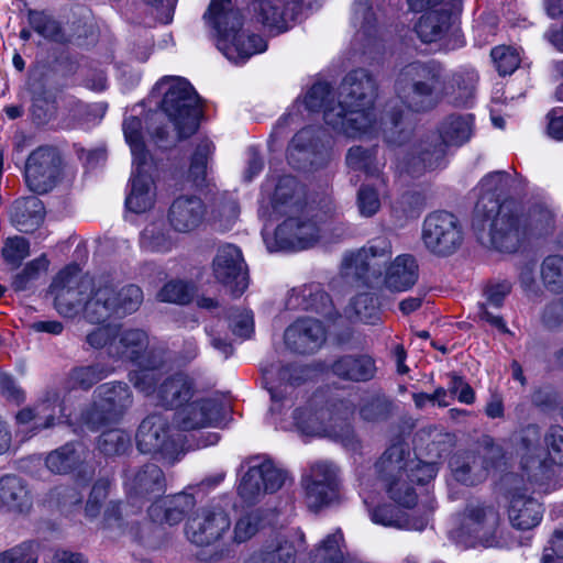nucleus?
I'll return each instance as SVG.
<instances>
[{"label":"nucleus","mask_w":563,"mask_h":563,"mask_svg":"<svg viewBox=\"0 0 563 563\" xmlns=\"http://www.w3.org/2000/svg\"><path fill=\"white\" fill-rule=\"evenodd\" d=\"M378 93L379 82L372 71L366 68L349 71L340 84L336 106L325 108V124L347 137L367 133L376 124Z\"/></svg>","instance_id":"obj_1"},{"label":"nucleus","mask_w":563,"mask_h":563,"mask_svg":"<svg viewBox=\"0 0 563 563\" xmlns=\"http://www.w3.org/2000/svg\"><path fill=\"white\" fill-rule=\"evenodd\" d=\"M394 89L396 97L409 111H432L446 93L445 68L434 59L409 63L398 73Z\"/></svg>","instance_id":"obj_2"},{"label":"nucleus","mask_w":563,"mask_h":563,"mask_svg":"<svg viewBox=\"0 0 563 563\" xmlns=\"http://www.w3.org/2000/svg\"><path fill=\"white\" fill-rule=\"evenodd\" d=\"M477 201L473 227L476 230L488 228L490 244L500 252L514 253L527 238L526 218L521 206L515 200L505 199L501 203L489 199Z\"/></svg>","instance_id":"obj_3"},{"label":"nucleus","mask_w":563,"mask_h":563,"mask_svg":"<svg viewBox=\"0 0 563 563\" xmlns=\"http://www.w3.org/2000/svg\"><path fill=\"white\" fill-rule=\"evenodd\" d=\"M152 92L163 96L161 109L174 123L179 140L187 139L197 131L201 110L198 95L187 80L178 77L163 78Z\"/></svg>","instance_id":"obj_4"},{"label":"nucleus","mask_w":563,"mask_h":563,"mask_svg":"<svg viewBox=\"0 0 563 563\" xmlns=\"http://www.w3.org/2000/svg\"><path fill=\"white\" fill-rule=\"evenodd\" d=\"M143 290L134 284L122 286L120 289L108 279H98L95 297L86 307V320L100 324L112 317L124 318L139 310L143 302Z\"/></svg>","instance_id":"obj_5"},{"label":"nucleus","mask_w":563,"mask_h":563,"mask_svg":"<svg viewBox=\"0 0 563 563\" xmlns=\"http://www.w3.org/2000/svg\"><path fill=\"white\" fill-rule=\"evenodd\" d=\"M98 286V280L81 275L76 266L62 269L53 279L49 291L54 296L55 308L59 314L73 318L81 310L86 318V307Z\"/></svg>","instance_id":"obj_6"},{"label":"nucleus","mask_w":563,"mask_h":563,"mask_svg":"<svg viewBox=\"0 0 563 563\" xmlns=\"http://www.w3.org/2000/svg\"><path fill=\"white\" fill-rule=\"evenodd\" d=\"M135 440L141 453L159 455L168 464H174L183 454L178 434L169 418L163 413L145 417L139 426Z\"/></svg>","instance_id":"obj_7"},{"label":"nucleus","mask_w":563,"mask_h":563,"mask_svg":"<svg viewBox=\"0 0 563 563\" xmlns=\"http://www.w3.org/2000/svg\"><path fill=\"white\" fill-rule=\"evenodd\" d=\"M320 238V229L307 209L289 214L272 235L264 234L269 252L298 251L313 246Z\"/></svg>","instance_id":"obj_8"},{"label":"nucleus","mask_w":563,"mask_h":563,"mask_svg":"<svg viewBox=\"0 0 563 563\" xmlns=\"http://www.w3.org/2000/svg\"><path fill=\"white\" fill-rule=\"evenodd\" d=\"M500 522L498 509L490 504L470 500L457 516L456 527L451 537L461 544L473 545L477 540L492 537Z\"/></svg>","instance_id":"obj_9"},{"label":"nucleus","mask_w":563,"mask_h":563,"mask_svg":"<svg viewBox=\"0 0 563 563\" xmlns=\"http://www.w3.org/2000/svg\"><path fill=\"white\" fill-rule=\"evenodd\" d=\"M422 242L437 256H450L463 244L464 233L460 220L451 212L434 211L422 224Z\"/></svg>","instance_id":"obj_10"},{"label":"nucleus","mask_w":563,"mask_h":563,"mask_svg":"<svg viewBox=\"0 0 563 563\" xmlns=\"http://www.w3.org/2000/svg\"><path fill=\"white\" fill-rule=\"evenodd\" d=\"M63 159L56 147L38 146L25 162L24 177L29 189L36 195L53 190L60 180Z\"/></svg>","instance_id":"obj_11"},{"label":"nucleus","mask_w":563,"mask_h":563,"mask_svg":"<svg viewBox=\"0 0 563 563\" xmlns=\"http://www.w3.org/2000/svg\"><path fill=\"white\" fill-rule=\"evenodd\" d=\"M390 256V243L386 239H376L368 247L344 258V274L366 287H373L379 282Z\"/></svg>","instance_id":"obj_12"},{"label":"nucleus","mask_w":563,"mask_h":563,"mask_svg":"<svg viewBox=\"0 0 563 563\" xmlns=\"http://www.w3.org/2000/svg\"><path fill=\"white\" fill-rule=\"evenodd\" d=\"M288 473L272 460L251 465L242 476L238 494L249 505L258 503L266 494H274L286 483Z\"/></svg>","instance_id":"obj_13"},{"label":"nucleus","mask_w":563,"mask_h":563,"mask_svg":"<svg viewBox=\"0 0 563 563\" xmlns=\"http://www.w3.org/2000/svg\"><path fill=\"white\" fill-rule=\"evenodd\" d=\"M301 485L310 509L318 510L328 506L339 497V468L331 462L318 461L310 465L302 476Z\"/></svg>","instance_id":"obj_14"},{"label":"nucleus","mask_w":563,"mask_h":563,"mask_svg":"<svg viewBox=\"0 0 563 563\" xmlns=\"http://www.w3.org/2000/svg\"><path fill=\"white\" fill-rule=\"evenodd\" d=\"M230 527V516L221 506H206L188 518L185 532L191 543L207 547L221 540Z\"/></svg>","instance_id":"obj_15"},{"label":"nucleus","mask_w":563,"mask_h":563,"mask_svg":"<svg viewBox=\"0 0 563 563\" xmlns=\"http://www.w3.org/2000/svg\"><path fill=\"white\" fill-rule=\"evenodd\" d=\"M214 278L234 296H241L249 286L247 267L242 252L232 244L218 249L212 262Z\"/></svg>","instance_id":"obj_16"},{"label":"nucleus","mask_w":563,"mask_h":563,"mask_svg":"<svg viewBox=\"0 0 563 563\" xmlns=\"http://www.w3.org/2000/svg\"><path fill=\"white\" fill-rule=\"evenodd\" d=\"M148 335L141 329L120 330L118 327V336L110 344L109 356L114 360L128 361L137 366H155L152 362L156 357L148 350Z\"/></svg>","instance_id":"obj_17"},{"label":"nucleus","mask_w":563,"mask_h":563,"mask_svg":"<svg viewBox=\"0 0 563 563\" xmlns=\"http://www.w3.org/2000/svg\"><path fill=\"white\" fill-rule=\"evenodd\" d=\"M222 404L214 398L197 399L175 412V422L184 431L207 428L222 419Z\"/></svg>","instance_id":"obj_18"},{"label":"nucleus","mask_w":563,"mask_h":563,"mask_svg":"<svg viewBox=\"0 0 563 563\" xmlns=\"http://www.w3.org/2000/svg\"><path fill=\"white\" fill-rule=\"evenodd\" d=\"M284 340L287 347L295 353L310 354L324 343L325 330L319 320L298 319L286 329Z\"/></svg>","instance_id":"obj_19"},{"label":"nucleus","mask_w":563,"mask_h":563,"mask_svg":"<svg viewBox=\"0 0 563 563\" xmlns=\"http://www.w3.org/2000/svg\"><path fill=\"white\" fill-rule=\"evenodd\" d=\"M300 2L301 0H254L252 8L258 22L283 32L296 20Z\"/></svg>","instance_id":"obj_20"},{"label":"nucleus","mask_w":563,"mask_h":563,"mask_svg":"<svg viewBox=\"0 0 563 563\" xmlns=\"http://www.w3.org/2000/svg\"><path fill=\"white\" fill-rule=\"evenodd\" d=\"M203 19L216 31L218 43L230 40L243 26V16L232 0H211Z\"/></svg>","instance_id":"obj_21"},{"label":"nucleus","mask_w":563,"mask_h":563,"mask_svg":"<svg viewBox=\"0 0 563 563\" xmlns=\"http://www.w3.org/2000/svg\"><path fill=\"white\" fill-rule=\"evenodd\" d=\"M125 487L130 499H150L165 492L166 477L158 465L147 463L126 476Z\"/></svg>","instance_id":"obj_22"},{"label":"nucleus","mask_w":563,"mask_h":563,"mask_svg":"<svg viewBox=\"0 0 563 563\" xmlns=\"http://www.w3.org/2000/svg\"><path fill=\"white\" fill-rule=\"evenodd\" d=\"M274 212L280 216L297 214L307 209L305 187L292 176H282L271 199Z\"/></svg>","instance_id":"obj_23"},{"label":"nucleus","mask_w":563,"mask_h":563,"mask_svg":"<svg viewBox=\"0 0 563 563\" xmlns=\"http://www.w3.org/2000/svg\"><path fill=\"white\" fill-rule=\"evenodd\" d=\"M206 214L202 200L196 196H179L168 210V221L178 232H190L198 228Z\"/></svg>","instance_id":"obj_24"},{"label":"nucleus","mask_w":563,"mask_h":563,"mask_svg":"<svg viewBox=\"0 0 563 563\" xmlns=\"http://www.w3.org/2000/svg\"><path fill=\"white\" fill-rule=\"evenodd\" d=\"M196 499L191 494L180 493L155 500L148 507V516L153 522L178 525L194 509Z\"/></svg>","instance_id":"obj_25"},{"label":"nucleus","mask_w":563,"mask_h":563,"mask_svg":"<svg viewBox=\"0 0 563 563\" xmlns=\"http://www.w3.org/2000/svg\"><path fill=\"white\" fill-rule=\"evenodd\" d=\"M45 206L36 196L15 199L9 209L11 224L23 233H33L45 219Z\"/></svg>","instance_id":"obj_26"},{"label":"nucleus","mask_w":563,"mask_h":563,"mask_svg":"<svg viewBox=\"0 0 563 563\" xmlns=\"http://www.w3.org/2000/svg\"><path fill=\"white\" fill-rule=\"evenodd\" d=\"M196 394V383L185 373L166 377L157 387V402L167 409L183 407Z\"/></svg>","instance_id":"obj_27"},{"label":"nucleus","mask_w":563,"mask_h":563,"mask_svg":"<svg viewBox=\"0 0 563 563\" xmlns=\"http://www.w3.org/2000/svg\"><path fill=\"white\" fill-rule=\"evenodd\" d=\"M33 506V497L27 483L16 475L0 478V510L27 514Z\"/></svg>","instance_id":"obj_28"},{"label":"nucleus","mask_w":563,"mask_h":563,"mask_svg":"<svg viewBox=\"0 0 563 563\" xmlns=\"http://www.w3.org/2000/svg\"><path fill=\"white\" fill-rule=\"evenodd\" d=\"M272 371L264 372V385L267 391L271 395V399L273 401V407L271 410H280L278 404L285 401L287 396L291 394L294 387L301 385L307 380L309 376V369L299 365H286L279 368L277 375L279 383L278 385L274 384L269 379V375H272Z\"/></svg>","instance_id":"obj_29"},{"label":"nucleus","mask_w":563,"mask_h":563,"mask_svg":"<svg viewBox=\"0 0 563 563\" xmlns=\"http://www.w3.org/2000/svg\"><path fill=\"white\" fill-rule=\"evenodd\" d=\"M134 168L131 179V191L125 199V206L132 212L142 213L150 210L154 205L153 162L148 163L144 168L139 165H134Z\"/></svg>","instance_id":"obj_30"},{"label":"nucleus","mask_w":563,"mask_h":563,"mask_svg":"<svg viewBox=\"0 0 563 563\" xmlns=\"http://www.w3.org/2000/svg\"><path fill=\"white\" fill-rule=\"evenodd\" d=\"M331 371L343 380L364 383L375 377L377 367L368 354H346L332 363Z\"/></svg>","instance_id":"obj_31"},{"label":"nucleus","mask_w":563,"mask_h":563,"mask_svg":"<svg viewBox=\"0 0 563 563\" xmlns=\"http://www.w3.org/2000/svg\"><path fill=\"white\" fill-rule=\"evenodd\" d=\"M456 18V12L451 8L433 10L419 18L415 31L423 43H433L448 34Z\"/></svg>","instance_id":"obj_32"},{"label":"nucleus","mask_w":563,"mask_h":563,"mask_svg":"<svg viewBox=\"0 0 563 563\" xmlns=\"http://www.w3.org/2000/svg\"><path fill=\"white\" fill-rule=\"evenodd\" d=\"M419 266L415 256L398 255L386 269L384 284L391 291H406L418 280Z\"/></svg>","instance_id":"obj_33"},{"label":"nucleus","mask_w":563,"mask_h":563,"mask_svg":"<svg viewBox=\"0 0 563 563\" xmlns=\"http://www.w3.org/2000/svg\"><path fill=\"white\" fill-rule=\"evenodd\" d=\"M448 150L440 136L435 133L427 135L415 146L412 162L409 163L413 172L435 169L444 165Z\"/></svg>","instance_id":"obj_34"},{"label":"nucleus","mask_w":563,"mask_h":563,"mask_svg":"<svg viewBox=\"0 0 563 563\" xmlns=\"http://www.w3.org/2000/svg\"><path fill=\"white\" fill-rule=\"evenodd\" d=\"M542 514V505L537 499L522 494L512 495L508 517L514 528L530 530L540 523Z\"/></svg>","instance_id":"obj_35"},{"label":"nucleus","mask_w":563,"mask_h":563,"mask_svg":"<svg viewBox=\"0 0 563 563\" xmlns=\"http://www.w3.org/2000/svg\"><path fill=\"white\" fill-rule=\"evenodd\" d=\"M228 59L234 63H244L251 56L266 49V42L256 34H246L244 31L236 32L230 40L219 42L218 46Z\"/></svg>","instance_id":"obj_36"},{"label":"nucleus","mask_w":563,"mask_h":563,"mask_svg":"<svg viewBox=\"0 0 563 563\" xmlns=\"http://www.w3.org/2000/svg\"><path fill=\"white\" fill-rule=\"evenodd\" d=\"M407 445L398 440L390 444L375 464L376 472L383 482L398 476H406L410 461Z\"/></svg>","instance_id":"obj_37"},{"label":"nucleus","mask_w":563,"mask_h":563,"mask_svg":"<svg viewBox=\"0 0 563 563\" xmlns=\"http://www.w3.org/2000/svg\"><path fill=\"white\" fill-rule=\"evenodd\" d=\"M511 284L507 280L500 283H490L484 288L485 302L477 305V317L479 320L486 321L492 327L499 331L507 333L508 329L500 316L494 314L488 310V306L500 308L504 305L506 297L511 291Z\"/></svg>","instance_id":"obj_38"},{"label":"nucleus","mask_w":563,"mask_h":563,"mask_svg":"<svg viewBox=\"0 0 563 563\" xmlns=\"http://www.w3.org/2000/svg\"><path fill=\"white\" fill-rule=\"evenodd\" d=\"M434 133L448 151L450 146H461L472 136L473 115L451 114L439 124Z\"/></svg>","instance_id":"obj_39"},{"label":"nucleus","mask_w":563,"mask_h":563,"mask_svg":"<svg viewBox=\"0 0 563 563\" xmlns=\"http://www.w3.org/2000/svg\"><path fill=\"white\" fill-rule=\"evenodd\" d=\"M96 393L118 421H120L133 402L130 387L122 382L102 384L97 388Z\"/></svg>","instance_id":"obj_40"},{"label":"nucleus","mask_w":563,"mask_h":563,"mask_svg":"<svg viewBox=\"0 0 563 563\" xmlns=\"http://www.w3.org/2000/svg\"><path fill=\"white\" fill-rule=\"evenodd\" d=\"M298 305L307 311H314L328 320H334L338 312L333 307L330 296L320 284L305 285L297 296Z\"/></svg>","instance_id":"obj_41"},{"label":"nucleus","mask_w":563,"mask_h":563,"mask_svg":"<svg viewBox=\"0 0 563 563\" xmlns=\"http://www.w3.org/2000/svg\"><path fill=\"white\" fill-rule=\"evenodd\" d=\"M473 451L454 455L450 460V467L454 478L466 485L473 486L486 478L484 466H481Z\"/></svg>","instance_id":"obj_42"},{"label":"nucleus","mask_w":563,"mask_h":563,"mask_svg":"<svg viewBox=\"0 0 563 563\" xmlns=\"http://www.w3.org/2000/svg\"><path fill=\"white\" fill-rule=\"evenodd\" d=\"M112 367L103 363H92L71 368L66 378V385L69 389L88 390L97 383L108 377Z\"/></svg>","instance_id":"obj_43"},{"label":"nucleus","mask_w":563,"mask_h":563,"mask_svg":"<svg viewBox=\"0 0 563 563\" xmlns=\"http://www.w3.org/2000/svg\"><path fill=\"white\" fill-rule=\"evenodd\" d=\"M27 22L30 26L49 42L65 44L68 42L60 23L46 11L29 10Z\"/></svg>","instance_id":"obj_44"},{"label":"nucleus","mask_w":563,"mask_h":563,"mask_svg":"<svg viewBox=\"0 0 563 563\" xmlns=\"http://www.w3.org/2000/svg\"><path fill=\"white\" fill-rule=\"evenodd\" d=\"M419 435L422 440L428 441L426 445L427 455L434 462L448 455L456 442L454 433L435 426L421 429Z\"/></svg>","instance_id":"obj_45"},{"label":"nucleus","mask_w":563,"mask_h":563,"mask_svg":"<svg viewBox=\"0 0 563 563\" xmlns=\"http://www.w3.org/2000/svg\"><path fill=\"white\" fill-rule=\"evenodd\" d=\"M142 121L137 117H129L123 122V132L133 155V165L145 167L153 162L152 156L145 147L142 135Z\"/></svg>","instance_id":"obj_46"},{"label":"nucleus","mask_w":563,"mask_h":563,"mask_svg":"<svg viewBox=\"0 0 563 563\" xmlns=\"http://www.w3.org/2000/svg\"><path fill=\"white\" fill-rule=\"evenodd\" d=\"M349 168L365 173L367 176H379L380 167L377 161V146L364 147L354 145L345 155Z\"/></svg>","instance_id":"obj_47"},{"label":"nucleus","mask_w":563,"mask_h":563,"mask_svg":"<svg viewBox=\"0 0 563 563\" xmlns=\"http://www.w3.org/2000/svg\"><path fill=\"white\" fill-rule=\"evenodd\" d=\"M80 462L81 456L74 443H66L52 451L45 460L47 468L55 474H67L74 471Z\"/></svg>","instance_id":"obj_48"},{"label":"nucleus","mask_w":563,"mask_h":563,"mask_svg":"<svg viewBox=\"0 0 563 563\" xmlns=\"http://www.w3.org/2000/svg\"><path fill=\"white\" fill-rule=\"evenodd\" d=\"M512 178L510 174L504 170H497L485 176L481 183L479 188L483 192L478 201L485 199V203L489 205V199L501 203V197L508 194Z\"/></svg>","instance_id":"obj_49"},{"label":"nucleus","mask_w":563,"mask_h":563,"mask_svg":"<svg viewBox=\"0 0 563 563\" xmlns=\"http://www.w3.org/2000/svg\"><path fill=\"white\" fill-rule=\"evenodd\" d=\"M541 280L552 294H563V256L549 255L541 264Z\"/></svg>","instance_id":"obj_50"},{"label":"nucleus","mask_w":563,"mask_h":563,"mask_svg":"<svg viewBox=\"0 0 563 563\" xmlns=\"http://www.w3.org/2000/svg\"><path fill=\"white\" fill-rule=\"evenodd\" d=\"M355 317L367 324H377L382 320V311L378 300L372 292H362L356 295L351 303Z\"/></svg>","instance_id":"obj_51"},{"label":"nucleus","mask_w":563,"mask_h":563,"mask_svg":"<svg viewBox=\"0 0 563 563\" xmlns=\"http://www.w3.org/2000/svg\"><path fill=\"white\" fill-rule=\"evenodd\" d=\"M300 131L311 132V140L308 142H303V146L301 150L305 151V154L307 156H310L309 159L312 163V167L317 169L324 167L330 159V150L323 141V136H325V133L321 129L313 126H307L301 129Z\"/></svg>","instance_id":"obj_52"},{"label":"nucleus","mask_w":563,"mask_h":563,"mask_svg":"<svg viewBox=\"0 0 563 563\" xmlns=\"http://www.w3.org/2000/svg\"><path fill=\"white\" fill-rule=\"evenodd\" d=\"M325 415L327 412L323 409L299 408L295 410L294 419L301 433L306 435H320L327 431Z\"/></svg>","instance_id":"obj_53"},{"label":"nucleus","mask_w":563,"mask_h":563,"mask_svg":"<svg viewBox=\"0 0 563 563\" xmlns=\"http://www.w3.org/2000/svg\"><path fill=\"white\" fill-rule=\"evenodd\" d=\"M264 528V514L261 509H254L241 516L233 528V542L244 543Z\"/></svg>","instance_id":"obj_54"},{"label":"nucleus","mask_w":563,"mask_h":563,"mask_svg":"<svg viewBox=\"0 0 563 563\" xmlns=\"http://www.w3.org/2000/svg\"><path fill=\"white\" fill-rule=\"evenodd\" d=\"M393 407V401L386 396H373L362 404L360 407V416L367 422H384L390 418Z\"/></svg>","instance_id":"obj_55"},{"label":"nucleus","mask_w":563,"mask_h":563,"mask_svg":"<svg viewBox=\"0 0 563 563\" xmlns=\"http://www.w3.org/2000/svg\"><path fill=\"white\" fill-rule=\"evenodd\" d=\"M388 496L398 505L411 508L417 504V493L406 476H398L390 481L383 482Z\"/></svg>","instance_id":"obj_56"},{"label":"nucleus","mask_w":563,"mask_h":563,"mask_svg":"<svg viewBox=\"0 0 563 563\" xmlns=\"http://www.w3.org/2000/svg\"><path fill=\"white\" fill-rule=\"evenodd\" d=\"M214 146L211 141L205 139L196 147L189 167V177L196 186H201L207 177V165Z\"/></svg>","instance_id":"obj_57"},{"label":"nucleus","mask_w":563,"mask_h":563,"mask_svg":"<svg viewBox=\"0 0 563 563\" xmlns=\"http://www.w3.org/2000/svg\"><path fill=\"white\" fill-rule=\"evenodd\" d=\"M38 419H44V423L40 426L42 429L51 428L55 423L56 411L64 412L60 391L57 388H49L45 391L44 397L35 405Z\"/></svg>","instance_id":"obj_58"},{"label":"nucleus","mask_w":563,"mask_h":563,"mask_svg":"<svg viewBox=\"0 0 563 563\" xmlns=\"http://www.w3.org/2000/svg\"><path fill=\"white\" fill-rule=\"evenodd\" d=\"M130 448V435L120 429H112L102 432L98 439V449L107 456L122 455Z\"/></svg>","instance_id":"obj_59"},{"label":"nucleus","mask_w":563,"mask_h":563,"mask_svg":"<svg viewBox=\"0 0 563 563\" xmlns=\"http://www.w3.org/2000/svg\"><path fill=\"white\" fill-rule=\"evenodd\" d=\"M246 563H295V549L287 541L277 542L252 555Z\"/></svg>","instance_id":"obj_60"},{"label":"nucleus","mask_w":563,"mask_h":563,"mask_svg":"<svg viewBox=\"0 0 563 563\" xmlns=\"http://www.w3.org/2000/svg\"><path fill=\"white\" fill-rule=\"evenodd\" d=\"M424 198L420 192L406 191L391 205L393 214L399 220L418 218L423 209Z\"/></svg>","instance_id":"obj_61"},{"label":"nucleus","mask_w":563,"mask_h":563,"mask_svg":"<svg viewBox=\"0 0 563 563\" xmlns=\"http://www.w3.org/2000/svg\"><path fill=\"white\" fill-rule=\"evenodd\" d=\"M40 543L34 540L24 541L0 552V563H37Z\"/></svg>","instance_id":"obj_62"},{"label":"nucleus","mask_w":563,"mask_h":563,"mask_svg":"<svg viewBox=\"0 0 563 563\" xmlns=\"http://www.w3.org/2000/svg\"><path fill=\"white\" fill-rule=\"evenodd\" d=\"M1 255L5 264L15 269L30 255V242L20 235L7 238L3 242Z\"/></svg>","instance_id":"obj_63"},{"label":"nucleus","mask_w":563,"mask_h":563,"mask_svg":"<svg viewBox=\"0 0 563 563\" xmlns=\"http://www.w3.org/2000/svg\"><path fill=\"white\" fill-rule=\"evenodd\" d=\"M195 286L181 280H170L158 291L161 301L187 305L194 299Z\"/></svg>","instance_id":"obj_64"}]
</instances>
